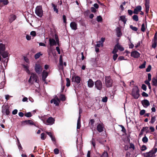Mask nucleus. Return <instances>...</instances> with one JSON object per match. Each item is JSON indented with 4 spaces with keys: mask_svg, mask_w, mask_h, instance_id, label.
Wrapping results in <instances>:
<instances>
[{
    "mask_svg": "<svg viewBox=\"0 0 157 157\" xmlns=\"http://www.w3.org/2000/svg\"><path fill=\"white\" fill-rule=\"evenodd\" d=\"M139 90L137 86H134L133 88L132 95L135 99H138L140 96Z\"/></svg>",
    "mask_w": 157,
    "mask_h": 157,
    "instance_id": "obj_1",
    "label": "nucleus"
},
{
    "mask_svg": "<svg viewBox=\"0 0 157 157\" xmlns=\"http://www.w3.org/2000/svg\"><path fill=\"white\" fill-rule=\"evenodd\" d=\"M63 22L64 23H65V24L66 25L67 23L66 17L64 15L63 16Z\"/></svg>",
    "mask_w": 157,
    "mask_h": 157,
    "instance_id": "obj_53",
    "label": "nucleus"
},
{
    "mask_svg": "<svg viewBox=\"0 0 157 157\" xmlns=\"http://www.w3.org/2000/svg\"><path fill=\"white\" fill-rule=\"evenodd\" d=\"M49 41L50 47L56 45V42L54 39L53 38H50Z\"/></svg>",
    "mask_w": 157,
    "mask_h": 157,
    "instance_id": "obj_17",
    "label": "nucleus"
},
{
    "mask_svg": "<svg viewBox=\"0 0 157 157\" xmlns=\"http://www.w3.org/2000/svg\"><path fill=\"white\" fill-rule=\"evenodd\" d=\"M5 50V44L2 43L0 44V54L2 53V52Z\"/></svg>",
    "mask_w": 157,
    "mask_h": 157,
    "instance_id": "obj_23",
    "label": "nucleus"
},
{
    "mask_svg": "<svg viewBox=\"0 0 157 157\" xmlns=\"http://www.w3.org/2000/svg\"><path fill=\"white\" fill-rule=\"evenodd\" d=\"M35 70L37 74H40L42 71V68L41 66L39 64H36Z\"/></svg>",
    "mask_w": 157,
    "mask_h": 157,
    "instance_id": "obj_9",
    "label": "nucleus"
},
{
    "mask_svg": "<svg viewBox=\"0 0 157 157\" xmlns=\"http://www.w3.org/2000/svg\"><path fill=\"white\" fill-rule=\"evenodd\" d=\"M120 18L123 22L124 24H125L126 22V20L125 19V16H121L120 17Z\"/></svg>",
    "mask_w": 157,
    "mask_h": 157,
    "instance_id": "obj_29",
    "label": "nucleus"
},
{
    "mask_svg": "<svg viewBox=\"0 0 157 157\" xmlns=\"http://www.w3.org/2000/svg\"><path fill=\"white\" fill-rule=\"evenodd\" d=\"M118 43L115 45L116 47H117L118 50H119L121 51H122L124 50V48L121 45H120L118 43V39L117 40Z\"/></svg>",
    "mask_w": 157,
    "mask_h": 157,
    "instance_id": "obj_22",
    "label": "nucleus"
},
{
    "mask_svg": "<svg viewBox=\"0 0 157 157\" xmlns=\"http://www.w3.org/2000/svg\"><path fill=\"white\" fill-rule=\"evenodd\" d=\"M72 82H75L79 85H80V82L81 80L80 77L78 76H74L72 77Z\"/></svg>",
    "mask_w": 157,
    "mask_h": 157,
    "instance_id": "obj_8",
    "label": "nucleus"
},
{
    "mask_svg": "<svg viewBox=\"0 0 157 157\" xmlns=\"http://www.w3.org/2000/svg\"><path fill=\"white\" fill-rule=\"evenodd\" d=\"M24 123H25L26 124H29L30 125H34L35 126H36L35 124L33 122V121L31 120H25L23 122Z\"/></svg>",
    "mask_w": 157,
    "mask_h": 157,
    "instance_id": "obj_21",
    "label": "nucleus"
},
{
    "mask_svg": "<svg viewBox=\"0 0 157 157\" xmlns=\"http://www.w3.org/2000/svg\"><path fill=\"white\" fill-rule=\"evenodd\" d=\"M151 66L150 65H149L148 67L147 68L146 70V71L147 72H148L150 71L151 69Z\"/></svg>",
    "mask_w": 157,
    "mask_h": 157,
    "instance_id": "obj_56",
    "label": "nucleus"
},
{
    "mask_svg": "<svg viewBox=\"0 0 157 157\" xmlns=\"http://www.w3.org/2000/svg\"><path fill=\"white\" fill-rule=\"evenodd\" d=\"M153 150H151L148 152L144 154V155L145 157H152L153 155Z\"/></svg>",
    "mask_w": 157,
    "mask_h": 157,
    "instance_id": "obj_20",
    "label": "nucleus"
},
{
    "mask_svg": "<svg viewBox=\"0 0 157 157\" xmlns=\"http://www.w3.org/2000/svg\"><path fill=\"white\" fill-rule=\"evenodd\" d=\"M107 97L105 96V97L103 98L102 99V101L104 102H106L107 101Z\"/></svg>",
    "mask_w": 157,
    "mask_h": 157,
    "instance_id": "obj_55",
    "label": "nucleus"
},
{
    "mask_svg": "<svg viewBox=\"0 0 157 157\" xmlns=\"http://www.w3.org/2000/svg\"><path fill=\"white\" fill-rule=\"evenodd\" d=\"M129 148L130 149H132L133 150H134L135 149V146L132 143H130Z\"/></svg>",
    "mask_w": 157,
    "mask_h": 157,
    "instance_id": "obj_47",
    "label": "nucleus"
},
{
    "mask_svg": "<svg viewBox=\"0 0 157 157\" xmlns=\"http://www.w3.org/2000/svg\"><path fill=\"white\" fill-rule=\"evenodd\" d=\"M142 89L144 91H146L147 89V87L145 85L143 84L142 86Z\"/></svg>",
    "mask_w": 157,
    "mask_h": 157,
    "instance_id": "obj_58",
    "label": "nucleus"
},
{
    "mask_svg": "<svg viewBox=\"0 0 157 157\" xmlns=\"http://www.w3.org/2000/svg\"><path fill=\"white\" fill-rule=\"evenodd\" d=\"M118 57V55L117 54H113V59L114 61H115L116 60L117 58Z\"/></svg>",
    "mask_w": 157,
    "mask_h": 157,
    "instance_id": "obj_52",
    "label": "nucleus"
},
{
    "mask_svg": "<svg viewBox=\"0 0 157 157\" xmlns=\"http://www.w3.org/2000/svg\"><path fill=\"white\" fill-rule=\"evenodd\" d=\"M131 56L134 58H137L139 57L140 54L138 52L135 51L131 52Z\"/></svg>",
    "mask_w": 157,
    "mask_h": 157,
    "instance_id": "obj_13",
    "label": "nucleus"
},
{
    "mask_svg": "<svg viewBox=\"0 0 157 157\" xmlns=\"http://www.w3.org/2000/svg\"><path fill=\"white\" fill-rule=\"evenodd\" d=\"M59 62L60 65L63 67V57L61 55L60 56Z\"/></svg>",
    "mask_w": 157,
    "mask_h": 157,
    "instance_id": "obj_31",
    "label": "nucleus"
},
{
    "mask_svg": "<svg viewBox=\"0 0 157 157\" xmlns=\"http://www.w3.org/2000/svg\"><path fill=\"white\" fill-rule=\"evenodd\" d=\"M90 10L93 13H95L96 11V9L94 7H91Z\"/></svg>",
    "mask_w": 157,
    "mask_h": 157,
    "instance_id": "obj_61",
    "label": "nucleus"
},
{
    "mask_svg": "<svg viewBox=\"0 0 157 157\" xmlns=\"http://www.w3.org/2000/svg\"><path fill=\"white\" fill-rule=\"evenodd\" d=\"M2 112L4 114H6V115H9L10 112L9 108L7 105H3L2 107Z\"/></svg>",
    "mask_w": 157,
    "mask_h": 157,
    "instance_id": "obj_7",
    "label": "nucleus"
},
{
    "mask_svg": "<svg viewBox=\"0 0 157 157\" xmlns=\"http://www.w3.org/2000/svg\"><path fill=\"white\" fill-rule=\"evenodd\" d=\"M66 81H67L66 86L67 87H69L70 85L71 82H70V80L69 78H66Z\"/></svg>",
    "mask_w": 157,
    "mask_h": 157,
    "instance_id": "obj_35",
    "label": "nucleus"
},
{
    "mask_svg": "<svg viewBox=\"0 0 157 157\" xmlns=\"http://www.w3.org/2000/svg\"><path fill=\"white\" fill-rule=\"evenodd\" d=\"M61 101H64L66 100V97L64 95L61 94L59 96Z\"/></svg>",
    "mask_w": 157,
    "mask_h": 157,
    "instance_id": "obj_30",
    "label": "nucleus"
},
{
    "mask_svg": "<svg viewBox=\"0 0 157 157\" xmlns=\"http://www.w3.org/2000/svg\"><path fill=\"white\" fill-rule=\"evenodd\" d=\"M0 54L1 55L2 57L4 58H6L8 56V53L7 52H6L5 51H4L2 53Z\"/></svg>",
    "mask_w": 157,
    "mask_h": 157,
    "instance_id": "obj_26",
    "label": "nucleus"
},
{
    "mask_svg": "<svg viewBox=\"0 0 157 157\" xmlns=\"http://www.w3.org/2000/svg\"><path fill=\"white\" fill-rule=\"evenodd\" d=\"M52 7H53V10H54V11H55L56 13H58L59 12V10H58V9L57 8V6L56 5H55L53 3H52Z\"/></svg>",
    "mask_w": 157,
    "mask_h": 157,
    "instance_id": "obj_27",
    "label": "nucleus"
},
{
    "mask_svg": "<svg viewBox=\"0 0 157 157\" xmlns=\"http://www.w3.org/2000/svg\"><path fill=\"white\" fill-rule=\"evenodd\" d=\"M22 66L24 68V70L28 74H30V71L29 70V67L28 66L25 65L24 64H22Z\"/></svg>",
    "mask_w": 157,
    "mask_h": 157,
    "instance_id": "obj_24",
    "label": "nucleus"
},
{
    "mask_svg": "<svg viewBox=\"0 0 157 157\" xmlns=\"http://www.w3.org/2000/svg\"><path fill=\"white\" fill-rule=\"evenodd\" d=\"M91 144H92L94 148H95V140L94 138H92V139L91 140Z\"/></svg>",
    "mask_w": 157,
    "mask_h": 157,
    "instance_id": "obj_36",
    "label": "nucleus"
},
{
    "mask_svg": "<svg viewBox=\"0 0 157 157\" xmlns=\"http://www.w3.org/2000/svg\"><path fill=\"white\" fill-rule=\"evenodd\" d=\"M122 138L124 142L123 147L125 150L127 151L128 150V135L126 134L122 135Z\"/></svg>",
    "mask_w": 157,
    "mask_h": 157,
    "instance_id": "obj_2",
    "label": "nucleus"
},
{
    "mask_svg": "<svg viewBox=\"0 0 157 157\" xmlns=\"http://www.w3.org/2000/svg\"><path fill=\"white\" fill-rule=\"evenodd\" d=\"M97 20L98 22H101L102 21V18L101 16H97Z\"/></svg>",
    "mask_w": 157,
    "mask_h": 157,
    "instance_id": "obj_39",
    "label": "nucleus"
},
{
    "mask_svg": "<svg viewBox=\"0 0 157 157\" xmlns=\"http://www.w3.org/2000/svg\"><path fill=\"white\" fill-rule=\"evenodd\" d=\"M87 84L89 87L92 88L94 86V83L93 80L91 79L90 78L88 81Z\"/></svg>",
    "mask_w": 157,
    "mask_h": 157,
    "instance_id": "obj_19",
    "label": "nucleus"
},
{
    "mask_svg": "<svg viewBox=\"0 0 157 157\" xmlns=\"http://www.w3.org/2000/svg\"><path fill=\"white\" fill-rule=\"evenodd\" d=\"M30 35L33 36V37L36 36V32L35 31H32L30 32Z\"/></svg>",
    "mask_w": 157,
    "mask_h": 157,
    "instance_id": "obj_48",
    "label": "nucleus"
},
{
    "mask_svg": "<svg viewBox=\"0 0 157 157\" xmlns=\"http://www.w3.org/2000/svg\"><path fill=\"white\" fill-rule=\"evenodd\" d=\"M148 79L149 81L151 80V75L150 73H148L147 75Z\"/></svg>",
    "mask_w": 157,
    "mask_h": 157,
    "instance_id": "obj_63",
    "label": "nucleus"
},
{
    "mask_svg": "<svg viewBox=\"0 0 157 157\" xmlns=\"http://www.w3.org/2000/svg\"><path fill=\"white\" fill-rule=\"evenodd\" d=\"M17 17L15 15L11 14L9 17V21L10 23H12L16 18Z\"/></svg>",
    "mask_w": 157,
    "mask_h": 157,
    "instance_id": "obj_12",
    "label": "nucleus"
},
{
    "mask_svg": "<svg viewBox=\"0 0 157 157\" xmlns=\"http://www.w3.org/2000/svg\"><path fill=\"white\" fill-rule=\"evenodd\" d=\"M105 85L107 87H109L112 86L113 80L110 76H105Z\"/></svg>",
    "mask_w": 157,
    "mask_h": 157,
    "instance_id": "obj_3",
    "label": "nucleus"
},
{
    "mask_svg": "<svg viewBox=\"0 0 157 157\" xmlns=\"http://www.w3.org/2000/svg\"><path fill=\"white\" fill-rule=\"evenodd\" d=\"M130 27L133 31H136L138 30V28H137L134 27L132 25H130Z\"/></svg>",
    "mask_w": 157,
    "mask_h": 157,
    "instance_id": "obj_40",
    "label": "nucleus"
},
{
    "mask_svg": "<svg viewBox=\"0 0 157 157\" xmlns=\"http://www.w3.org/2000/svg\"><path fill=\"white\" fill-rule=\"evenodd\" d=\"M101 157H108V154L107 152L105 151L102 154Z\"/></svg>",
    "mask_w": 157,
    "mask_h": 157,
    "instance_id": "obj_37",
    "label": "nucleus"
},
{
    "mask_svg": "<svg viewBox=\"0 0 157 157\" xmlns=\"http://www.w3.org/2000/svg\"><path fill=\"white\" fill-rule=\"evenodd\" d=\"M42 55L43 54L41 53L40 52H38L35 55L34 58L35 59H38L40 57V56H42Z\"/></svg>",
    "mask_w": 157,
    "mask_h": 157,
    "instance_id": "obj_28",
    "label": "nucleus"
},
{
    "mask_svg": "<svg viewBox=\"0 0 157 157\" xmlns=\"http://www.w3.org/2000/svg\"><path fill=\"white\" fill-rule=\"evenodd\" d=\"M70 26L72 29L76 30L77 29V24L74 21L71 23Z\"/></svg>",
    "mask_w": 157,
    "mask_h": 157,
    "instance_id": "obj_14",
    "label": "nucleus"
},
{
    "mask_svg": "<svg viewBox=\"0 0 157 157\" xmlns=\"http://www.w3.org/2000/svg\"><path fill=\"white\" fill-rule=\"evenodd\" d=\"M142 141L144 143H146L148 141V139L146 136L144 137L142 139Z\"/></svg>",
    "mask_w": 157,
    "mask_h": 157,
    "instance_id": "obj_42",
    "label": "nucleus"
},
{
    "mask_svg": "<svg viewBox=\"0 0 157 157\" xmlns=\"http://www.w3.org/2000/svg\"><path fill=\"white\" fill-rule=\"evenodd\" d=\"M146 64V62L144 61L143 64L139 66V67L141 69L144 68L145 67Z\"/></svg>",
    "mask_w": 157,
    "mask_h": 157,
    "instance_id": "obj_41",
    "label": "nucleus"
},
{
    "mask_svg": "<svg viewBox=\"0 0 157 157\" xmlns=\"http://www.w3.org/2000/svg\"><path fill=\"white\" fill-rule=\"evenodd\" d=\"M55 38L56 40V44L57 43L58 44V45L59 46V40L58 38V35L56 34H55Z\"/></svg>",
    "mask_w": 157,
    "mask_h": 157,
    "instance_id": "obj_32",
    "label": "nucleus"
},
{
    "mask_svg": "<svg viewBox=\"0 0 157 157\" xmlns=\"http://www.w3.org/2000/svg\"><path fill=\"white\" fill-rule=\"evenodd\" d=\"M156 117L155 116L152 117H151L150 122L151 123L153 124L155 121Z\"/></svg>",
    "mask_w": 157,
    "mask_h": 157,
    "instance_id": "obj_44",
    "label": "nucleus"
},
{
    "mask_svg": "<svg viewBox=\"0 0 157 157\" xmlns=\"http://www.w3.org/2000/svg\"><path fill=\"white\" fill-rule=\"evenodd\" d=\"M55 119L52 117H49L46 121L45 120L43 121V122L45 124L48 125H52L54 123Z\"/></svg>",
    "mask_w": 157,
    "mask_h": 157,
    "instance_id": "obj_5",
    "label": "nucleus"
},
{
    "mask_svg": "<svg viewBox=\"0 0 157 157\" xmlns=\"http://www.w3.org/2000/svg\"><path fill=\"white\" fill-rule=\"evenodd\" d=\"M142 9L141 6H136L134 10L133 13L135 14H138L139 12L141 11Z\"/></svg>",
    "mask_w": 157,
    "mask_h": 157,
    "instance_id": "obj_11",
    "label": "nucleus"
},
{
    "mask_svg": "<svg viewBox=\"0 0 157 157\" xmlns=\"http://www.w3.org/2000/svg\"><path fill=\"white\" fill-rule=\"evenodd\" d=\"M31 77L33 78L34 81H35L36 82H38L37 79L38 78V76L36 74H34L33 73H31Z\"/></svg>",
    "mask_w": 157,
    "mask_h": 157,
    "instance_id": "obj_15",
    "label": "nucleus"
},
{
    "mask_svg": "<svg viewBox=\"0 0 157 157\" xmlns=\"http://www.w3.org/2000/svg\"><path fill=\"white\" fill-rule=\"evenodd\" d=\"M118 49L117 47H116V45H115L114 48L113 49V51L112 52V53L113 54H117V52H118Z\"/></svg>",
    "mask_w": 157,
    "mask_h": 157,
    "instance_id": "obj_33",
    "label": "nucleus"
},
{
    "mask_svg": "<svg viewBox=\"0 0 157 157\" xmlns=\"http://www.w3.org/2000/svg\"><path fill=\"white\" fill-rule=\"evenodd\" d=\"M24 115L27 117H31L32 116V114L31 112H29L25 113L24 114Z\"/></svg>",
    "mask_w": 157,
    "mask_h": 157,
    "instance_id": "obj_34",
    "label": "nucleus"
},
{
    "mask_svg": "<svg viewBox=\"0 0 157 157\" xmlns=\"http://www.w3.org/2000/svg\"><path fill=\"white\" fill-rule=\"evenodd\" d=\"M54 152L55 154H58L59 153V150L58 148H55L54 150Z\"/></svg>",
    "mask_w": 157,
    "mask_h": 157,
    "instance_id": "obj_54",
    "label": "nucleus"
},
{
    "mask_svg": "<svg viewBox=\"0 0 157 157\" xmlns=\"http://www.w3.org/2000/svg\"><path fill=\"white\" fill-rule=\"evenodd\" d=\"M103 127L101 124H99L98 125L97 129L99 132H101L103 131Z\"/></svg>",
    "mask_w": 157,
    "mask_h": 157,
    "instance_id": "obj_18",
    "label": "nucleus"
},
{
    "mask_svg": "<svg viewBox=\"0 0 157 157\" xmlns=\"http://www.w3.org/2000/svg\"><path fill=\"white\" fill-rule=\"evenodd\" d=\"M35 13L38 16L41 17L43 15V11L41 6H37L36 8Z\"/></svg>",
    "mask_w": 157,
    "mask_h": 157,
    "instance_id": "obj_4",
    "label": "nucleus"
},
{
    "mask_svg": "<svg viewBox=\"0 0 157 157\" xmlns=\"http://www.w3.org/2000/svg\"><path fill=\"white\" fill-rule=\"evenodd\" d=\"M41 139L42 140H44L45 138L46 137H45V134L44 133H42L41 134Z\"/></svg>",
    "mask_w": 157,
    "mask_h": 157,
    "instance_id": "obj_49",
    "label": "nucleus"
},
{
    "mask_svg": "<svg viewBox=\"0 0 157 157\" xmlns=\"http://www.w3.org/2000/svg\"><path fill=\"white\" fill-rule=\"evenodd\" d=\"M81 127V123L77 122V129H80Z\"/></svg>",
    "mask_w": 157,
    "mask_h": 157,
    "instance_id": "obj_62",
    "label": "nucleus"
},
{
    "mask_svg": "<svg viewBox=\"0 0 157 157\" xmlns=\"http://www.w3.org/2000/svg\"><path fill=\"white\" fill-rule=\"evenodd\" d=\"M94 119H91L90 120V121L89 122V124L91 125L92 126H93L94 123Z\"/></svg>",
    "mask_w": 157,
    "mask_h": 157,
    "instance_id": "obj_51",
    "label": "nucleus"
},
{
    "mask_svg": "<svg viewBox=\"0 0 157 157\" xmlns=\"http://www.w3.org/2000/svg\"><path fill=\"white\" fill-rule=\"evenodd\" d=\"M17 144L18 146V148L20 150L22 149L21 145L20 142L19 140L18 139H17Z\"/></svg>",
    "mask_w": 157,
    "mask_h": 157,
    "instance_id": "obj_45",
    "label": "nucleus"
},
{
    "mask_svg": "<svg viewBox=\"0 0 157 157\" xmlns=\"http://www.w3.org/2000/svg\"><path fill=\"white\" fill-rule=\"evenodd\" d=\"M98 43L97 44L96 46V47H100L101 46V45L102 47L103 46V44L101 43V41H99L98 42Z\"/></svg>",
    "mask_w": 157,
    "mask_h": 157,
    "instance_id": "obj_46",
    "label": "nucleus"
},
{
    "mask_svg": "<svg viewBox=\"0 0 157 157\" xmlns=\"http://www.w3.org/2000/svg\"><path fill=\"white\" fill-rule=\"evenodd\" d=\"M116 31L117 36L118 37H120L122 35V34L121 32V28L119 27H117L116 28Z\"/></svg>",
    "mask_w": 157,
    "mask_h": 157,
    "instance_id": "obj_16",
    "label": "nucleus"
},
{
    "mask_svg": "<svg viewBox=\"0 0 157 157\" xmlns=\"http://www.w3.org/2000/svg\"><path fill=\"white\" fill-rule=\"evenodd\" d=\"M146 8V12L147 13H148L149 8V5H145Z\"/></svg>",
    "mask_w": 157,
    "mask_h": 157,
    "instance_id": "obj_43",
    "label": "nucleus"
},
{
    "mask_svg": "<svg viewBox=\"0 0 157 157\" xmlns=\"http://www.w3.org/2000/svg\"><path fill=\"white\" fill-rule=\"evenodd\" d=\"M142 95L143 97H147L148 96V95L146 93L144 92L142 93Z\"/></svg>",
    "mask_w": 157,
    "mask_h": 157,
    "instance_id": "obj_64",
    "label": "nucleus"
},
{
    "mask_svg": "<svg viewBox=\"0 0 157 157\" xmlns=\"http://www.w3.org/2000/svg\"><path fill=\"white\" fill-rule=\"evenodd\" d=\"M141 103L144 107L147 108L150 105V103L148 100L146 99L142 101Z\"/></svg>",
    "mask_w": 157,
    "mask_h": 157,
    "instance_id": "obj_10",
    "label": "nucleus"
},
{
    "mask_svg": "<svg viewBox=\"0 0 157 157\" xmlns=\"http://www.w3.org/2000/svg\"><path fill=\"white\" fill-rule=\"evenodd\" d=\"M146 149H147V147H146L144 145H143L142 146L141 149V150L142 151H144L145 150H146Z\"/></svg>",
    "mask_w": 157,
    "mask_h": 157,
    "instance_id": "obj_59",
    "label": "nucleus"
},
{
    "mask_svg": "<svg viewBox=\"0 0 157 157\" xmlns=\"http://www.w3.org/2000/svg\"><path fill=\"white\" fill-rule=\"evenodd\" d=\"M145 25L144 23L142 24L141 26V30L142 31L144 32L145 31Z\"/></svg>",
    "mask_w": 157,
    "mask_h": 157,
    "instance_id": "obj_50",
    "label": "nucleus"
},
{
    "mask_svg": "<svg viewBox=\"0 0 157 157\" xmlns=\"http://www.w3.org/2000/svg\"><path fill=\"white\" fill-rule=\"evenodd\" d=\"M132 18L133 20L136 21H138V16L136 15H134L132 17Z\"/></svg>",
    "mask_w": 157,
    "mask_h": 157,
    "instance_id": "obj_38",
    "label": "nucleus"
},
{
    "mask_svg": "<svg viewBox=\"0 0 157 157\" xmlns=\"http://www.w3.org/2000/svg\"><path fill=\"white\" fill-rule=\"evenodd\" d=\"M48 75V73L47 72H44V71H43L42 73V80L44 81L45 80V79L47 78Z\"/></svg>",
    "mask_w": 157,
    "mask_h": 157,
    "instance_id": "obj_25",
    "label": "nucleus"
},
{
    "mask_svg": "<svg viewBox=\"0 0 157 157\" xmlns=\"http://www.w3.org/2000/svg\"><path fill=\"white\" fill-rule=\"evenodd\" d=\"M120 126L122 128V130L121 131L123 132L124 133H125L126 132V129L124 128V127L122 125H120Z\"/></svg>",
    "mask_w": 157,
    "mask_h": 157,
    "instance_id": "obj_60",
    "label": "nucleus"
},
{
    "mask_svg": "<svg viewBox=\"0 0 157 157\" xmlns=\"http://www.w3.org/2000/svg\"><path fill=\"white\" fill-rule=\"evenodd\" d=\"M145 113V110L144 109L140 111V115H143Z\"/></svg>",
    "mask_w": 157,
    "mask_h": 157,
    "instance_id": "obj_57",
    "label": "nucleus"
},
{
    "mask_svg": "<svg viewBox=\"0 0 157 157\" xmlns=\"http://www.w3.org/2000/svg\"><path fill=\"white\" fill-rule=\"evenodd\" d=\"M95 87L98 90H101L102 88V83L100 80H97L94 82Z\"/></svg>",
    "mask_w": 157,
    "mask_h": 157,
    "instance_id": "obj_6",
    "label": "nucleus"
}]
</instances>
